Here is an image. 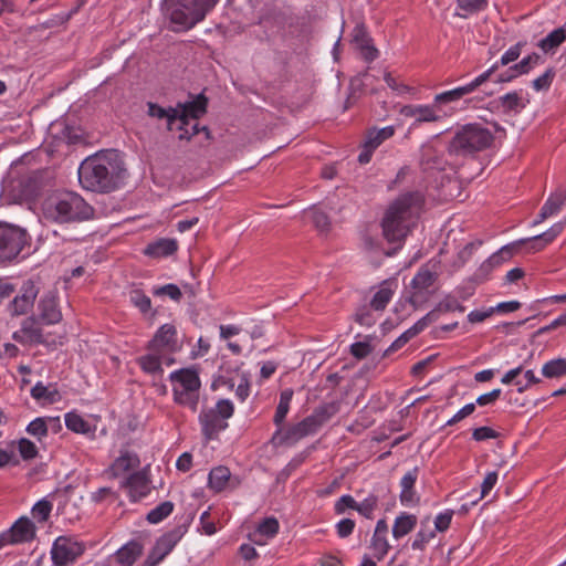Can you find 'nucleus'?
Wrapping results in <instances>:
<instances>
[{
    "instance_id": "nucleus-43",
    "label": "nucleus",
    "mask_w": 566,
    "mask_h": 566,
    "mask_svg": "<svg viewBox=\"0 0 566 566\" xmlns=\"http://www.w3.org/2000/svg\"><path fill=\"white\" fill-rule=\"evenodd\" d=\"M392 297V291L389 287H381L375 293L370 301V306L376 311H382Z\"/></svg>"
},
{
    "instance_id": "nucleus-51",
    "label": "nucleus",
    "mask_w": 566,
    "mask_h": 566,
    "mask_svg": "<svg viewBox=\"0 0 566 566\" xmlns=\"http://www.w3.org/2000/svg\"><path fill=\"white\" fill-rule=\"evenodd\" d=\"M378 504L376 495H369L361 503H357L356 511L367 518L373 517V513Z\"/></svg>"
},
{
    "instance_id": "nucleus-61",
    "label": "nucleus",
    "mask_w": 566,
    "mask_h": 566,
    "mask_svg": "<svg viewBox=\"0 0 566 566\" xmlns=\"http://www.w3.org/2000/svg\"><path fill=\"white\" fill-rule=\"evenodd\" d=\"M499 437V432L493 430L490 427H479L475 428L472 432V438L475 441H484L488 439H496Z\"/></svg>"
},
{
    "instance_id": "nucleus-58",
    "label": "nucleus",
    "mask_w": 566,
    "mask_h": 566,
    "mask_svg": "<svg viewBox=\"0 0 566 566\" xmlns=\"http://www.w3.org/2000/svg\"><path fill=\"white\" fill-rule=\"evenodd\" d=\"M434 321H437L436 311H431L409 328V334L417 336L420 332H422L429 324H431Z\"/></svg>"
},
{
    "instance_id": "nucleus-47",
    "label": "nucleus",
    "mask_w": 566,
    "mask_h": 566,
    "mask_svg": "<svg viewBox=\"0 0 566 566\" xmlns=\"http://www.w3.org/2000/svg\"><path fill=\"white\" fill-rule=\"evenodd\" d=\"M311 218H312V221L315 226V228L323 232V233H327L329 231V228H331V221H329V218L328 216L318 210V209H313L311 211Z\"/></svg>"
},
{
    "instance_id": "nucleus-10",
    "label": "nucleus",
    "mask_w": 566,
    "mask_h": 566,
    "mask_svg": "<svg viewBox=\"0 0 566 566\" xmlns=\"http://www.w3.org/2000/svg\"><path fill=\"white\" fill-rule=\"evenodd\" d=\"M438 276L439 274L434 270V264L430 265L427 263L420 266L419 271L411 280L410 295L408 297L409 302L415 307L422 305L429 300L431 295L429 289L436 283Z\"/></svg>"
},
{
    "instance_id": "nucleus-29",
    "label": "nucleus",
    "mask_w": 566,
    "mask_h": 566,
    "mask_svg": "<svg viewBox=\"0 0 566 566\" xmlns=\"http://www.w3.org/2000/svg\"><path fill=\"white\" fill-rule=\"evenodd\" d=\"M565 226H566V216L563 221L555 223L546 232L531 238V240H532L531 250L541 251L542 249H544V247L546 244L551 243L564 230Z\"/></svg>"
},
{
    "instance_id": "nucleus-34",
    "label": "nucleus",
    "mask_w": 566,
    "mask_h": 566,
    "mask_svg": "<svg viewBox=\"0 0 566 566\" xmlns=\"http://www.w3.org/2000/svg\"><path fill=\"white\" fill-rule=\"evenodd\" d=\"M417 525V517L412 514L402 513L397 516L392 526V536L399 539L409 534Z\"/></svg>"
},
{
    "instance_id": "nucleus-25",
    "label": "nucleus",
    "mask_w": 566,
    "mask_h": 566,
    "mask_svg": "<svg viewBox=\"0 0 566 566\" xmlns=\"http://www.w3.org/2000/svg\"><path fill=\"white\" fill-rule=\"evenodd\" d=\"M400 114L405 117L415 118L416 124L423 122H437L439 119V116L430 106L405 105L401 107Z\"/></svg>"
},
{
    "instance_id": "nucleus-50",
    "label": "nucleus",
    "mask_w": 566,
    "mask_h": 566,
    "mask_svg": "<svg viewBox=\"0 0 566 566\" xmlns=\"http://www.w3.org/2000/svg\"><path fill=\"white\" fill-rule=\"evenodd\" d=\"M500 102L505 112L517 111L518 108L524 107L521 103V97L516 92L505 94L500 97Z\"/></svg>"
},
{
    "instance_id": "nucleus-49",
    "label": "nucleus",
    "mask_w": 566,
    "mask_h": 566,
    "mask_svg": "<svg viewBox=\"0 0 566 566\" xmlns=\"http://www.w3.org/2000/svg\"><path fill=\"white\" fill-rule=\"evenodd\" d=\"M280 528L279 521L275 517L264 518L258 526V532L266 537H273Z\"/></svg>"
},
{
    "instance_id": "nucleus-48",
    "label": "nucleus",
    "mask_w": 566,
    "mask_h": 566,
    "mask_svg": "<svg viewBox=\"0 0 566 566\" xmlns=\"http://www.w3.org/2000/svg\"><path fill=\"white\" fill-rule=\"evenodd\" d=\"M555 75L556 73L553 67L547 69L544 74L533 81L534 90L537 92L547 91L551 87Z\"/></svg>"
},
{
    "instance_id": "nucleus-52",
    "label": "nucleus",
    "mask_w": 566,
    "mask_h": 566,
    "mask_svg": "<svg viewBox=\"0 0 566 566\" xmlns=\"http://www.w3.org/2000/svg\"><path fill=\"white\" fill-rule=\"evenodd\" d=\"M130 302L138 307L143 313H146L151 307L150 298L139 290H134L129 294Z\"/></svg>"
},
{
    "instance_id": "nucleus-38",
    "label": "nucleus",
    "mask_w": 566,
    "mask_h": 566,
    "mask_svg": "<svg viewBox=\"0 0 566 566\" xmlns=\"http://www.w3.org/2000/svg\"><path fill=\"white\" fill-rule=\"evenodd\" d=\"M293 397V390L292 389H285L280 395V401L276 407V411L274 415V423L276 426H281L289 412L290 403Z\"/></svg>"
},
{
    "instance_id": "nucleus-45",
    "label": "nucleus",
    "mask_w": 566,
    "mask_h": 566,
    "mask_svg": "<svg viewBox=\"0 0 566 566\" xmlns=\"http://www.w3.org/2000/svg\"><path fill=\"white\" fill-rule=\"evenodd\" d=\"M27 432L32 437L36 438L38 441H42L48 436V427L45 426V418H35L28 427Z\"/></svg>"
},
{
    "instance_id": "nucleus-36",
    "label": "nucleus",
    "mask_w": 566,
    "mask_h": 566,
    "mask_svg": "<svg viewBox=\"0 0 566 566\" xmlns=\"http://www.w3.org/2000/svg\"><path fill=\"white\" fill-rule=\"evenodd\" d=\"M137 364L147 374H163L161 359L157 352L137 358Z\"/></svg>"
},
{
    "instance_id": "nucleus-14",
    "label": "nucleus",
    "mask_w": 566,
    "mask_h": 566,
    "mask_svg": "<svg viewBox=\"0 0 566 566\" xmlns=\"http://www.w3.org/2000/svg\"><path fill=\"white\" fill-rule=\"evenodd\" d=\"M182 532L180 527H177L170 532L165 533L161 537H159L150 551L146 563L149 566H156L159 564L176 546V544L181 539Z\"/></svg>"
},
{
    "instance_id": "nucleus-60",
    "label": "nucleus",
    "mask_w": 566,
    "mask_h": 566,
    "mask_svg": "<svg viewBox=\"0 0 566 566\" xmlns=\"http://www.w3.org/2000/svg\"><path fill=\"white\" fill-rule=\"evenodd\" d=\"M307 436H308V433L306 432L304 427H302V423L298 422L296 424L291 426L287 429V431L285 433V439L291 442H296Z\"/></svg>"
},
{
    "instance_id": "nucleus-59",
    "label": "nucleus",
    "mask_w": 566,
    "mask_h": 566,
    "mask_svg": "<svg viewBox=\"0 0 566 566\" xmlns=\"http://www.w3.org/2000/svg\"><path fill=\"white\" fill-rule=\"evenodd\" d=\"M155 295H168L174 301H179L182 296L180 289L175 284H166L154 290Z\"/></svg>"
},
{
    "instance_id": "nucleus-40",
    "label": "nucleus",
    "mask_w": 566,
    "mask_h": 566,
    "mask_svg": "<svg viewBox=\"0 0 566 566\" xmlns=\"http://www.w3.org/2000/svg\"><path fill=\"white\" fill-rule=\"evenodd\" d=\"M459 9L464 13L457 12L455 15L467 18L468 14L479 12L486 8L488 0H457Z\"/></svg>"
},
{
    "instance_id": "nucleus-19",
    "label": "nucleus",
    "mask_w": 566,
    "mask_h": 566,
    "mask_svg": "<svg viewBox=\"0 0 566 566\" xmlns=\"http://www.w3.org/2000/svg\"><path fill=\"white\" fill-rule=\"evenodd\" d=\"M178 348L177 329L171 324L163 325L148 344V349L151 352L168 350L171 353Z\"/></svg>"
},
{
    "instance_id": "nucleus-3",
    "label": "nucleus",
    "mask_w": 566,
    "mask_h": 566,
    "mask_svg": "<svg viewBox=\"0 0 566 566\" xmlns=\"http://www.w3.org/2000/svg\"><path fill=\"white\" fill-rule=\"evenodd\" d=\"M218 0H163L161 10L175 32L187 31L206 18Z\"/></svg>"
},
{
    "instance_id": "nucleus-20",
    "label": "nucleus",
    "mask_w": 566,
    "mask_h": 566,
    "mask_svg": "<svg viewBox=\"0 0 566 566\" xmlns=\"http://www.w3.org/2000/svg\"><path fill=\"white\" fill-rule=\"evenodd\" d=\"M565 203L566 187H559L547 198L533 224H539L547 218L557 214Z\"/></svg>"
},
{
    "instance_id": "nucleus-46",
    "label": "nucleus",
    "mask_w": 566,
    "mask_h": 566,
    "mask_svg": "<svg viewBox=\"0 0 566 566\" xmlns=\"http://www.w3.org/2000/svg\"><path fill=\"white\" fill-rule=\"evenodd\" d=\"M433 311H436V315L438 316L439 312H442V313L455 312V311L463 312L464 311V306L461 305L455 297H453L451 295H447L437 305V307Z\"/></svg>"
},
{
    "instance_id": "nucleus-12",
    "label": "nucleus",
    "mask_w": 566,
    "mask_h": 566,
    "mask_svg": "<svg viewBox=\"0 0 566 566\" xmlns=\"http://www.w3.org/2000/svg\"><path fill=\"white\" fill-rule=\"evenodd\" d=\"M40 279H29L22 283L19 294L11 303V312L13 315L27 314L34 304V301L40 293Z\"/></svg>"
},
{
    "instance_id": "nucleus-13",
    "label": "nucleus",
    "mask_w": 566,
    "mask_h": 566,
    "mask_svg": "<svg viewBox=\"0 0 566 566\" xmlns=\"http://www.w3.org/2000/svg\"><path fill=\"white\" fill-rule=\"evenodd\" d=\"M35 535V527L28 517L19 518L8 531L0 534V548L6 545L31 541Z\"/></svg>"
},
{
    "instance_id": "nucleus-15",
    "label": "nucleus",
    "mask_w": 566,
    "mask_h": 566,
    "mask_svg": "<svg viewBox=\"0 0 566 566\" xmlns=\"http://www.w3.org/2000/svg\"><path fill=\"white\" fill-rule=\"evenodd\" d=\"M340 402L332 401L324 405L318 406L314 409L313 413L304 418L302 421V427L310 434L315 433L325 422H327L333 416H335L339 411Z\"/></svg>"
},
{
    "instance_id": "nucleus-32",
    "label": "nucleus",
    "mask_w": 566,
    "mask_h": 566,
    "mask_svg": "<svg viewBox=\"0 0 566 566\" xmlns=\"http://www.w3.org/2000/svg\"><path fill=\"white\" fill-rule=\"evenodd\" d=\"M31 396L42 403H54L61 400V395L55 387L45 386L41 381L36 382L31 389Z\"/></svg>"
},
{
    "instance_id": "nucleus-41",
    "label": "nucleus",
    "mask_w": 566,
    "mask_h": 566,
    "mask_svg": "<svg viewBox=\"0 0 566 566\" xmlns=\"http://www.w3.org/2000/svg\"><path fill=\"white\" fill-rule=\"evenodd\" d=\"M65 426L76 433H86L90 431L88 423L77 413L69 412L65 415Z\"/></svg>"
},
{
    "instance_id": "nucleus-31",
    "label": "nucleus",
    "mask_w": 566,
    "mask_h": 566,
    "mask_svg": "<svg viewBox=\"0 0 566 566\" xmlns=\"http://www.w3.org/2000/svg\"><path fill=\"white\" fill-rule=\"evenodd\" d=\"M231 480V472L227 467L219 465L213 468L208 476V484L214 492L223 491Z\"/></svg>"
},
{
    "instance_id": "nucleus-18",
    "label": "nucleus",
    "mask_w": 566,
    "mask_h": 566,
    "mask_svg": "<svg viewBox=\"0 0 566 566\" xmlns=\"http://www.w3.org/2000/svg\"><path fill=\"white\" fill-rule=\"evenodd\" d=\"M395 134L394 126H387L381 129H370L367 133L363 151L358 156V161L360 164H368L371 159V155L374 150L379 147L385 140L392 137Z\"/></svg>"
},
{
    "instance_id": "nucleus-11",
    "label": "nucleus",
    "mask_w": 566,
    "mask_h": 566,
    "mask_svg": "<svg viewBox=\"0 0 566 566\" xmlns=\"http://www.w3.org/2000/svg\"><path fill=\"white\" fill-rule=\"evenodd\" d=\"M526 242H532L531 239H522L511 244L504 245L497 252L493 253L488 260H485L480 268L473 274L472 280L480 284L488 280L489 274L492 270L501 265L504 261L510 260L514 253L517 252L521 245Z\"/></svg>"
},
{
    "instance_id": "nucleus-53",
    "label": "nucleus",
    "mask_w": 566,
    "mask_h": 566,
    "mask_svg": "<svg viewBox=\"0 0 566 566\" xmlns=\"http://www.w3.org/2000/svg\"><path fill=\"white\" fill-rule=\"evenodd\" d=\"M18 449L23 460H32L38 455L36 446L29 439H20L18 442Z\"/></svg>"
},
{
    "instance_id": "nucleus-24",
    "label": "nucleus",
    "mask_w": 566,
    "mask_h": 566,
    "mask_svg": "<svg viewBox=\"0 0 566 566\" xmlns=\"http://www.w3.org/2000/svg\"><path fill=\"white\" fill-rule=\"evenodd\" d=\"M147 115L153 118L165 119L167 123V130L171 132L178 118V108L172 106L166 108L157 103L148 102Z\"/></svg>"
},
{
    "instance_id": "nucleus-42",
    "label": "nucleus",
    "mask_w": 566,
    "mask_h": 566,
    "mask_svg": "<svg viewBox=\"0 0 566 566\" xmlns=\"http://www.w3.org/2000/svg\"><path fill=\"white\" fill-rule=\"evenodd\" d=\"M21 327L32 343L40 344L43 342L42 331L33 318L24 319Z\"/></svg>"
},
{
    "instance_id": "nucleus-37",
    "label": "nucleus",
    "mask_w": 566,
    "mask_h": 566,
    "mask_svg": "<svg viewBox=\"0 0 566 566\" xmlns=\"http://www.w3.org/2000/svg\"><path fill=\"white\" fill-rule=\"evenodd\" d=\"M542 375L548 379L560 378L566 376V359L556 358L547 361L542 367Z\"/></svg>"
},
{
    "instance_id": "nucleus-44",
    "label": "nucleus",
    "mask_w": 566,
    "mask_h": 566,
    "mask_svg": "<svg viewBox=\"0 0 566 566\" xmlns=\"http://www.w3.org/2000/svg\"><path fill=\"white\" fill-rule=\"evenodd\" d=\"M371 548L374 549L375 557L381 560L390 548L386 535H373Z\"/></svg>"
},
{
    "instance_id": "nucleus-8",
    "label": "nucleus",
    "mask_w": 566,
    "mask_h": 566,
    "mask_svg": "<svg viewBox=\"0 0 566 566\" xmlns=\"http://www.w3.org/2000/svg\"><path fill=\"white\" fill-rule=\"evenodd\" d=\"M208 98L203 94H199L192 101L178 103L176 108H178V118L179 125L177 129L180 132L178 135L179 140L189 142L193 136L199 134V125H192V133H188V126L190 119H198L207 112Z\"/></svg>"
},
{
    "instance_id": "nucleus-64",
    "label": "nucleus",
    "mask_w": 566,
    "mask_h": 566,
    "mask_svg": "<svg viewBox=\"0 0 566 566\" xmlns=\"http://www.w3.org/2000/svg\"><path fill=\"white\" fill-rule=\"evenodd\" d=\"M357 502L352 495H343L335 503V512L337 514H343L346 509L356 510Z\"/></svg>"
},
{
    "instance_id": "nucleus-55",
    "label": "nucleus",
    "mask_w": 566,
    "mask_h": 566,
    "mask_svg": "<svg viewBox=\"0 0 566 566\" xmlns=\"http://www.w3.org/2000/svg\"><path fill=\"white\" fill-rule=\"evenodd\" d=\"M496 482H497V473L495 471L489 472L485 475V478H484V480H483V482L481 484V494H480V496L478 499L473 500L471 502V505H475L479 500L485 497L490 493V491L494 488Z\"/></svg>"
},
{
    "instance_id": "nucleus-62",
    "label": "nucleus",
    "mask_w": 566,
    "mask_h": 566,
    "mask_svg": "<svg viewBox=\"0 0 566 566\" xmlns=\"http://www.w3.org/2000/svg\"><path fill=\"white\" fill-rule=\"evenodd\" d=\"M370 353L371 346L366 342H357L350 345V354L357 359H363Z\"/></svg>"
},
{
    "instance_id": "nucleus-57",
    "label": "nucleus",
    "mask_w": 566,
    "mask_h": 566,
    "mask_svg": "<svg viewBox=\"0 0 566 566\" xmlns=\"http://www.w3.org/2000/svg\"><path fill=\"white\" fill-rule=\"evenodd\" d=\"M52 511V504L46 500H41L32 509L33 516L40 522H45Z\"/></svg>"
},
{
    "instance_id": "nucleus-27",
    "label": "nucleus",
    "mask_w": 566,
    "mask_h": 566,
    "mask_svg": "<svg viewBox=\"0 0 566 566\" xmlns=\"http://www.w3.org/2000/svg\"><path fill=\"white\" fill-rule=\"evenodd\" d=\"M418 478V469L415 468L408 471L401 479V493L400 501L402 504H413L417 501L416 492L413 490L415 483Z\"/></svg>"
},
{
    "instance_id": "nucleus-9",
    "label": "nucleus",
    "mask_w": 566,
    "mask_h": 566,
    "mask_svg": "<svg viewBox=\"0 0 566 566\" xmlns=\"http://www.w3.org/2000/svg\"><path fill=\"white\" fill-rule=\"evenodd\" d=\"M28 232L13 224L0 223V263L15 259L29 244Z\"/></svg>"
},
{
    "instance_id": "nucleus-54",
    "label": "nucleus",
    "mask_w": 566,
    "mask_h": 566,
    "mask_svg": "<svg viewBox=\"0 0 566 566\" xmlns=\"http://www.w3.org/2000/svg\"><path fill=\"white\" fill-rule=\"evenodd\" d=\"M525 45V42H517L515 45L511 46L501 57L500 62L497 63V67L500 65H507L514 61H516L522 52L523 46Z\"/></svg>"
},
{
    "instance_id": "nucleus-17",
    "label": "nucleus",
    "mask_w": 566,
    "mask_h": 566,
    "mask_svg": "<svg viewBox=\"0 0 566 566\" xmlns=\"http://www.w3.org/2000/svg\"><path fill=\"white\" fill-rule=\"evenodd\" d=\"M496 70H497V63H494L489 70L483 72L481 75H479L476 78H474L471 83H469L464 86H460L454 90L438 94L436 96V102L449 103L452 101L460 99L464 95L472 93L479 86H481L483 83H485Z\"/></svg>"
},
{
    "instance_id": "nucleus-2",
    "label": "nucleus",
    "mask_w": 566,
    "mask_h": 566,
    "mask_svg": "<svg viewBox=\"0 0 566 566\" xmlns=\"http://www.w3.org/2000/svg\"><path fill=\"white\" fill-rule=\"evenodd\" d=\"M127 169L120 154L105 150L87 157L78 168V181L86 190L111 192L124 181Z\"/></svg>"
},
{
    "instance_id": "nucleus-7",
    "label": "nucleus",
    "mask_w": 566,
    "mask_h": 566,
    "mask_svg": "<svg viewBox=\"0 0 566 566\" xmlns=\"http://www.w3.org/2000/svg\"><path fill=\"white\" fill-rule=\"evenodd\" d=\"M233 403L228 399H221L213 408H205L199 415L202 433L207 440L214 439L218 433L228 427L227 420L232 417Z\"/></svg>"
},
{
    "instance_id": "nucleus-35",
    "label": "nucleus",
    "mask_w": 566,
    "mask_h": 566,
    "mask_svg": "<svg viewBox=\"0 0 566 566\" xmlns=\"http://www.w3.org/2000/svg\"><path fill=\"white\" fill-rule=\"evenodd\" d=\"M564 41H566V29L557 28L548 33L544 39H542L538 43V46L545 53H548L557 49Z\"/></svg>"
},
{
    "instance_id": "nucleus-30",
    "label": "nucleus",
    "mask_w": 566,
    "mask_h": 566,
    "mask_svg": "<svg viewBox=\"0 0 566 566\" xmlns=\"http://www.w3.org/2000/svg\"><path fill=\"white\" fill-rule=\"evenodd\" d=\"M143 552V546L135 541L124 545L116 552V560L123 566H132Z\"/></svg>"
},
{
    "instance_id": "nucleus-1",
    "label": "nucleus",
    "mask_w": 566,
    "mask_h": 566,
    "mask_svg": "<svg viewBox=\"0 0 566 566\" xmlns=\"http://www.w3.org/2000/svg\"><path fill=\"white\" fill-rule=\"evenodd\" d=\"M423 203L424 197L420 191L401 193L389 203L381 220V229L387 242L396 245L391 251L386 252L387 256H391L401 249L406 238L417 224Z\"/></svg>"
},
{
    "instance_id": "nucleus-16",
    "label": "nucleus",
    "mask_w": 566,
    "mask_h": 566,
    "mask_svg": "<svg viewBox=\"0 0 566 566\" xmlns=\"http://www.w3.org/2000/svg\"><path fill=\"white\" fill-rule=\"evenodd\" d=\"M83 552L82 546L69 537L60 536L55 539L51 554L55 565L72 563Z\"/></svg>"
},
{
    "instance_id": "nucleus-4",
    "label": "nucleus",
    "mask_w": 566,
    "mask_h": 566,
    "mask_svg": "<svg viewBox=\"0 0 566 566\" xmlns=\"http://www.w3.org/2000/svg\"><path fill=\"white\" fill-rule=\"evenodd\" d=\"M43 213L49 220L67 223L88 220L93 216V208L80 195L64 191L44 201Z\"/></svg>"
},
{
    "instance_id": "nucleus-23",
    "label": "nucleus",
    "mask_w": 566,
    "mask_h": 566,
    "mask_svg": "<svg viewBox=\"0 0 566 566\" xmlns=\"http://www.w3.org/2000/svg\"><path fill=\"white\" fill-rule=\"evenodd\" d=\"M39 316L45 324L59 323L62 318L56 297L52 292L44 294L39 302Z\"/></svg>"
},
{
    "instance_id": "nucleus-6",
    "label": "nucleus",
    "mask_w": 566,
    "mask_h": 566,
    "mask_svg": "<svg viewBox=\"0 0 566 566\" xmlns=\"http://www.w3.org/2000/svg\"><path fill=\"white\" fill-rule=\"evenodd\" d=\"M174 399L177 403L197 411L201 382L196 370L182 368L170 374Z\"/></svg>"
},
{
    "instance_id": "nucleus-56",
    "label": "nucleus",
    "mask_w": 566,
    "mask_h": 566,
    "mask_svg": "<svg viewBox=\"0 0 566 566\" xmlns=\"http://www.w3.org/2000/svg\"><path fill=\"white\" fill-rule=\"evenodd\" d=\"M531 69V62H528V60L524 57L521 62L510 67V72L512 73L510 76L501 77L499 82H509L520 74L528 73Z\"/></svg>"
},
{
    "instance_id": "nucleus-28",
    "label": "nucleus",
    "mask_w": 566,
    "mask_h": 566,
    "mask_svg": "<svg viewBox=\"0 0 566 566\" xmlns=\"http://www.w3.org/2000/svg\"><path fill=\"white\" fill-rule=\"evenodd\" d=\"M140 464L139 458L136 453L128 451L122 452V454L112 464V472L114 476L122 475L129 470L138 468Z\"/></svg>"
},
{
    "instance_id": "nucleus-33",
    "label": "nucleus",
    "mask_w": 566,
    "mask_h": 566,
    "mask_svg": "<svg viewBox=\"0 0 566 566\" xmlns=\"http://www.w3.org/2000/svg\"><path fill=\"white\" fill-rule=\"evenodd\" d=\"M51 129L57 130L56 137L69 145L78 143L83 136L81 128L69 126L64 122H56Z\"/></svg>"
},
{
    "instance_id": "nucleus-26",
    "label": "nucleus",
    "mask_w": 566,
    "mask_h": 566,
    "mask_svg": "<svg viewBox=\"0 0 566 566\" xmlns=\"http://www.w3.org/2000/svg\"><path fill=\"white\" fill-rule=\"evenodd\" d=\"M177 249L178 243L175 239H159L146 247L145 254L153 258H163L174 254Z\"/></svg>"
},
{
    "instance_id": "nucleus-63",
    "label": "nucleus",
    "mask_w": 566,
    "mask_h": 566,
    "mask_svg": "<svg viewBox=\"0 0 566 566\" xmlns=\"http://www.w3.org/2000/svg\"><path fill=\"white\" fill-rule=\"evenodd\" d=\"M452 516H453V511H451V510L440 513L434 520L436 530L439 532L447 531L450 526Z\"/></svg>"
},
{
    "instance_id": "nucleus-39",
    "label": "nucleus",
    "mask_w": 566,
    "mask_h": 566,
    "mask_svg": "<svg viewBox=\"0 0 566 566\" xmlns=\"http://www.w3.org/2000/svg\"><path fill=\"white\" fill-rule=\"evenodd\" d=\"M172 511H174V503L170 501H165V502L160 503L158 506H156L155 509H153L147 514L146 518L149 523L157 524V523L161 522L164 518H166L168 515H170Z\"/></svg>"
},
{
    "instance_id": "nucleus-5",
    "label": "nucleus",
    "mask_w": 566,
    "mask_h": 566,
    "mask_svg": "<svg viewBox=\"0 0 566 566\" xmlns=\"http://www.w3.org/2000/svg\"><path fill=\"white\" fill-rule=\"evenodd\" d=\"M494 140L493 134L483 125L473 123L461 126L449 143L451 155L467 157L488 149Z\"/></svg>"
},
{
    "instance_id": "nucleus-21",
    "label": "nucleus",
    "mask_w": 566,
    "mask_h": 566,
    "mask_svg": "<svg viewBox=\"0 0 566 566\" xmlns=\"http://www.w3.org/2000/svg\"><path fill=\"white\" fill-rule=\"evenodd\" d=\"M123 486L128 489L132 501L136 502L149 493V480L144 471L132 473L124 482Z\"/></svg>"
},
{
    "instance_id": "nucleus-22",
    "label": "nucleus",
    "mask_w": 566,
    "mask_h": 566,
    "mask_svg": "<svg viewBox=\"0 0 566 566\" xmlns=\"http://www.w3.org/2000/svg\"><path fill=\"white\" fill-rule=\"evenodd\" d=\"M353 41L360 50L363 57L367 62H373L378 57V50L373 45L364 24H357L353 30Z\"/></svg>"
}]
</instances>
